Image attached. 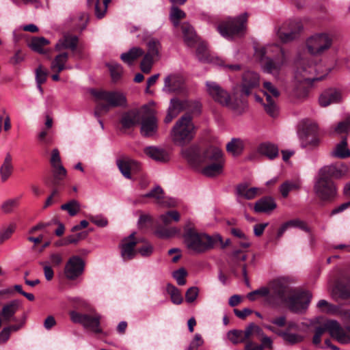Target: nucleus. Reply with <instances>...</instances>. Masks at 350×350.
Listing matches in <instances>:
<instances>
[{"label":"nucleus","mask_w":350,"mask_h":350,"mask_svg":"<svg viewBox=\"0 0 350 350\" xmlns=\"http://www.w3.org/2000/svg\"><path fill=\"white\" fill-rule=\"evenodd\" d=\"M264 72L278 77L286 61L284 50L278 44L268 45L256 51Z\"/></svg>","instance_id":"f257e3e1"},{"label":"nucleus","mask_w":350,"mask_h":350,"mask_svg":"<svg viewBox=\"0 0 350 350\" xmlns=\"http://www.w3.org/2000/svg\"><path fill=\"white\" fill-rule=\"evenodd\" d=\"M184 243L187 248L195 254L205 253L214 248L217 243H222L219 235L210 236L198 232L193 228H187L183 234Z\"/></svg>","instance_id":"f03ea898"},{"label":"nucleus","mask_w":350,"mask_h":350,"mask_svg":"<svg viewBox=\"0 0 350 350\" xmlns=\"http://www.w3.org/2000/svg\"><path fill=\"white\" fill-rule=\"evenodd\" d=\"M270 322L278 327H283L286 325V327L283 331L277 329L273 325H265L266 329L281 337L286 344L295 345L304 340V336L298 332L299 325L292 321L287 322L286 316L276 317L272 319Z\"/></svg>","instance_id":"7ed1b4c3"},{"label":"nucleus","mask_w":350,"mask_h":350,"mask_svg":"<svg viewBox=\"0 0 350 350\" xmlns=\"http://www.w3.org/2000/svg\"><path fill=\"white\" fill-rule=\"evenodd\" d=\"M196 131L197 128L193 122L192 116L189 113H185L172 127L171 137L175 144L183 146L194 139Z\"/></svg>","instance_id":"20e7f679"},{"label":"nucleus","mask_w":350,"mask_h":350,"mask_svg":"<svg viewBox=\"0 0 350 350\" xmlns=\"http://www.w3.org/2000/svg\"><path fill=\"white\" fill-rule=\"evenodd\" d=\"M315 70L314 66L306 64L304 61L298 63L297 70L295 72V80L296 84L292 91V96L299 100H303L308 96V90L304 85V83H310L321 80L323 77L314 78L310 76Z\"/></svg>","instance_id":"39448f33"},{"label":"nucleus","mask_w":350,"mask_h":350,"mask_svg":"<svg viewBox=\"0 0 350 350\" xmlns=\"http://www.w3.org/2000/svg\"><path fill=\"white\" fill-rule=\"evenodd\" d=\"M91 94L99 101V107L107 113L111 108L126 106V96L119 92L91 90Z\"/></svg>","instance_id":"423d86ee"},{"label":"nucleus","mask_w":350,"mask_h":350,"mask_svg":"<svg viewBox=\"0 0 350 350\" xmlns=\"http://www.w3.org/2000/svg\"><path fill=\"white\" fill-rule=\"evenodd\" d=\"M327 332L330 336L340 344L350 343V335L336 320H327L323 325L315 327L314 335L321 338Z\"/></svg>","instance_id":"0eeeda50"},{"label":"nucleus","mask_w":350,"mask_h":350,"mask_svg":"<svg viewBox=\"0 0 350 350\" xmlns=\"http://www.w3.org/2000/svg\"><path fill=\"white\" fill-rule=\"evenodd\" d=\"M293 290L284 280H275L270 284L271 293L267 297V301L273 306H278L283 303H286Z\"/></svg>","instance_id":"6e6552de"},{"label":"nucleus","mask_w":350,"mask_h":350,"mask_svg":"<svg viewBox=\"0 0 350 350\" xmlns=\"http://www.w3.org/2000/svg\"><path fill=\"white\" fill-rule=\"evenodd\" d=\"M140 133L144 137H149L154 135L158 129V119L156 111L152 108L144 105L140 109Z\"/></svg>","instance_id":"1a4fd4ad"},{"label":"nucleus","mask_w":350,"mask_h":350,"mask_svg":"<svg viewBox=\"0 0 350 350\" xmlns=\"http://www.w3.org/2000/svg\"><path fill=\"white\" fill-rule=\"evenodd\" d=\"M71 321L75 323L81 324L85 329L100 334L103 332L100 327V314L94 312L92 314L80 313L76 311L70 312Z\"/></svg>","instance_id":"9d476101"},{"label":"nucleus","mask_w":350,"mask_h":350,"mask_svg":"<svg viewBox=\"0 0 350 350\" xmlns=\"http://www.w3.org/2000/svg\"><path fill=\"white\" fill-rule=\"evenodd\" d=\"M247 14L244 13L237 18H231L220 24L217 29L221 35L226 38L239 35L246 29Z\"/></svg>","instance_id":"9b49d317"},{"label":"nucleus","mask_w":350,"mask_h":350,"mask_svg":"<svg viewBox=\"0 0 350 350\" xmlns=\"http://www.w3.org/2000/svg\"><path fill=\"white\" fill-rule=\"evenodd\" d=\"M332 42V36L329 33H315L307 40L306 46L310 54L321 55L330 49Z\"/></svg>","instance_id":"f8f14e48"},{"label":"nucleus","mask_w":350,"mask_h":350,"mask_svg":"<svg viewBox=\"0 0 350 350\" xmlns=\"http://www.w3.org/2000/svg\"><path fill=\"white\" fill-rule=\"evenodd\" d=\"M314 191L318 198L323 201L331 200L336 195V187L333 181L323 176L320 171L314 185Z\"/></svg>","instance_id":"ddd939ff"},{"label":"nucleus","mask_w":350,"mask_h":350,"mask_svg":"<svg viewBox=\"0 0 350 350\" xmlns=\"http://www.w3.org/2000/svg\"><path fill=\"white\" fill-rule=\"evenodd\" d=\"M206 88L207 93L215 102L233 110L237 109V105L231 102L230 93L217 83L206 81Z\"/></svg>","instance_id":"4468645a"},{"label":"nucleus","mask_w":350,"mask_h":350,"mask_svg":"<svg viewBox=\"0 0 350 350\" xmlns=\"http://www.w3.org/2000/svg\"><path fill=\"white\" fill-rule=\"evenodd\" d=\"M311 299L312 294L309 291L293 289L286 303L291 312L299 314L308 308Z\"/></svg>","instance_id":"2eb2a0df"},{"label":"nucleus","mask_w":350,"mask_h":350,"mask_svg":"<svg viewBox=\"0 0 350 350\" xmlns=\"http://www.w3.org/2000/svg\"><path fill=\"white\" fill-rule=\"evenodd\" d=\"M303 29L299 21H291L278 31V36L282 42H288L295 39Z\"/></svg>","instance_id":"dca6fc26"},{"label":"nucleus","mask_w":350,"mask_h":350,"mask_svg":"<svg viewBox=\"0 0 350 350\" xmlns=\"http://www.w3.org/2000/svg\"><path fill=\"white\" fill-rule=\"evenodd\" d=\"M116 165L122 176L127 179L131 178V173H137L141 169L137 161L124 156L116 159Z\"/></svg>","instance_id":"f3484780"},{"label":"nucleus","mask_w":350,"mask_h":350,"mask_svg":"<svg viewBox=\"0 0 350 350\" xmlns=\"http://www.w3.org/2000/svg\"><path fill=\"white\" fill-rule=\"evenodd\" d=\"M135 235V232H133L129 236L124 238L120 245L121 256L124 261L133 259L137 254V250L135 247L139 241L136 239Z\"/></svg>","instance_id":"a211bd4d"},{"label":"nucleus","mask_w":350,"mask_h":350,"mask_svg":"<svg viewBox=\"0 0 350 350\" xmlns=\"http://www.w3.org/2000/svg\"><path fill=\"white\" fill-rule=\"evenodd\" d=\"M260 85V76L254 71H247L243 73L241 83V91L245 96H249L252 90Z\"/></svg>","instance_id":"6ab92c4d"},{"label":"nucleus","mask_w":350,"mask_h":350,"mask_svg":"<svg viewBox=\"0 0 350 350\" xmlns=\"http://www.w3.org/2000/svg\"><path fill=\"white\" fill-rule=\"evenodd\" d=\"M84 262L79 256L70 258L65 267V274L67 278L75 280L79 277L83 271Z\"/></svg>","instance_id":"aec40b11"},{"label":"nucleus","mask_w":350,"mask_h":350,"mask_svg":"<svg viewBox=\"0 0 350 350\" xmlns=\"http://www.w3.org/2000/svg\"><path fill=\"white\" fill-rule=\"evenodd\" d=\"M342 97L340 91L329 88L323 91L319 98V105L326 107L333 103H338L342 101Z\"/></svg>","instance_id":"412c9836"},{"label":"nucleus","mask_w":350,"mask_h":350,"mask_svg":"<svg viewBox=\"0 0 350 350\" xmlns=\"http://www.w3.org/2000/svg\"><path fill=\"white\" fill-rule=\"evenodd\" d=\"M181 154L188 163L194 166L202 164V155L198 146L193 145L181 150Z\"/></svg>","instance_id":"4be33fe9"},{"label":"nucleus","mask_w":350,"mask_h":350,"mask_svg":"<svg viewBox=\"0 0 350 350\" xmlns=\"http://www.w3.org/2000/svg\"><path fill=\"white\" fill-rule=\"evenodd\" d=\"M184 84V79L179 75H170L164 79L163 90L166 92H176L180 91Z\"/></svg>","instance_id":"5701e85b"},{"label":"nucleus","mask_w":350,"mask_h":350,"mask_svg":"<svg viewBox=\"0 0 350 350\" xmlns=\"http://www.w3.org/2000/svg\"><path fill=\"white\" fill-rule=\"evenodd\" d=\"M180 28L184 42L188 46L193 47L198 43L199 37L191 24L184 22L180 25Z\"/></svg>","instance_id":"b1692460"},{"label":"nucleus","mask_w":350,"mask_h":350,"mask_svg":"<svg viewBox=\"0 0 350 350\" xmlns=\"http://www.w3.org/2000/svg\"><path fill=\"white\" fill-rule=\"evenodd\" d=\"M262 193L260 188H249L248 185L245 183L239 184L235 189V193L238 198H242L248 200L254 199Z\"/></svg>","instance_id":"393cba45"},{"label":"nucleus","mask_w":350,"mask_h":350,"mask_svg":"<svg viewBox=\"0 0 350 350\" xmlns=\"http://www.w3.org/2000/svg\"><path fill=\"white\" fill-rule=\"evenodd\" d=\"M323 176L332 180V178H340L345 176L348 171L346 165L342 164L339 167L334 165H326L319 170Z\"/></svg>","instance_id":"a878e982"},{"label":"nucleus","mask_w":350,"mask_h":350,"mask_svg":"<svg viewBox=\"0 0 350 350\" xmlns=\"http://www.w3.org/2000/svg\"><path fill=\"white\" fill-rule=\"evenodd\" d=\"M276 206L277 204L272 197L265 196L255 202L254 211L258 213H268L273 211Z\"/></svg>","instance_id":"bb28decb"},{"label":"nucleus","mask_w":350,"mask_h":350,"mask_svg":"<svg viewBox=\"0 0 350 350\" xmlns=\"http://www.w3.org/2000/svg\"><path fill=\"white\" fill-rule=\"evenodd\" d=\"M202 164L224 161L221 150L215 146L207 148L202 153Z\"/></svg>","instance_id":"cd10ccee"},{"label":"nucleus","mask_w":350,"mask_h":350,"mask_svg":"<svg viewBox=\"0 0 350 350\" xmlns=\"http://www.w3.org/2000/svg\"><path fill=\"white\" fill-rule=\"evenodd\" d=\"M140 109L130 110L122 115L120 123L123 128L130 129L139 122Z\"/></svg>","instance_id":"c85d7f7f"},{"label":"nucleus","mask_w":350,"mask_h":350,"mask_svg":"<svg viewBox=\"0 0 350 350\" xmlns=\"http://www.w3.org/2000/svg\"><path fill=\"white\" fill-rule=\"evenodd\" d=\"M52 167L53 178L51 183H49L48 179L44 180V183L47 185L57 187L61 185L62 181L66 178L67 171L62 164H58V165L52 166Z\"/></svg>","instance_id":"c756f323"},{"label":"nucleus","mask_w":350,"mask_h":350,"mask_svg":"<svg viewBox=\"0 0 350 350\" xmlns=\"http://www.w3.org/2000/svg\"><path fill=\"white\" fill-rule=\"evenodd\" d=\"M77 44L78 37L77 36L66 34L56 44L55 49L57 51L70 49L74 51L77 49Z\"/></svg>","instance_id":"7c9ffc66"},{"label":"nucleus","mask_w":350,"mask_h":350,"mask_svg":"<svg viewBox=\"0 0 350 350\" xmlns=\"http://www.w3.org/2000/svg\"><path fill=\"white\" fill-rule=\"evenodd\" d=\"M19 308V301L18 300H13L9 304L5 305L1 312V316L3 321L9 322L10 321H16L14 317V314L16 312Z\"/></svg>","instance_id":"2f4dec72"},{"label":"nucleus","mask_w":350,"mask_h":350,"mask_svg":"<svg viewBox=\"0 0 350 350\" xmlns=\"http://www.w3.org/2000/svg\"><path fill=\"white\" fill-rule=\"evenodd\" d=\"M68 59V53L64 52L57 55L51 62V70L55 72L60 73L65 69H71V66L66 65Z\"/></svg>","instance_id":"473e14b6"},{"label":"nucleus","mask_w":350,"mask_h":350,"mask_svg":"<svg viewBox=\"0 0 350 350\" xmlns=\"http://www.w3.org/2000/svg\"><path fill=\"white\" fill-rule=\"evenodd\" d=\"M144 152L152 159L159 162H167L170 160L168 153L162 148L154 146L146 147Z\"/></svg>","instance_id":"72a5a7b5"},{"label":"nucleus","mask_w":350,"mask_h":350,"mask_svg":"<svg viewBox=\"0 0 350 350\" xmlns=\"http://www.w3.org/2000/svg\"><path fill=\"white\" fill-rule=\"evenodd\" d=\"M258 152L269 159H273L278 156L279 150L276 145L269 142H265L259 145Z\"/></svg>","instance_id":"f704fd0d"},{"label":"nucleus","mask_w":350,"mask_h":350,"mask_svg":"<svg viewBox=\"0 0 350 350\" xmlns=\"http://www.w3.org/2000/svg\"><path fill=\"white\" fill-rule=\"evenodd\" d=\"M227 336L234 345H237L249 340V332L246 328L244 330L233 329L228 332Z\"/></svg>","instance_id":"c9c22d12"},{"label":"nucleus","mask_w":350,"mask_h":350,"mask_svg":"<svg viewBox=\"0 0 350 350\" xmlns=\"http://www.w3.org/2000/svg\"><path fill=\"white\" fill-rule=\"evenodd\" d=\"M12 157L10 153L5 154L3 164L0 167V175L3 182L6 181L13 172Z\"/></svg>","instance_id":"e433bc0d"},{"label":"nucleus","mask_w":350,"mask_h":350,"mask_svg":"<svg viewBox=\"0 0 350 350\" xmlns=\"http://www.w3.org/2000/svg\"><path fill=\"white\" fill-rule=\"evenodd\" d=\"M300 140L310 137L319 133V128L316 123L306 122L304 123L301 129L299 131Z\"/></svg>","instance_id":"4c0bfd02"},{"label":"nucleus","mask_w":350,"mask_h":350,"mask_svg":"<svg viewBox=\"0 0 350 350\" xmlns=\"http://www.w3.org/2000/svg\"><path fill=\"white\" fill-rule=\"evenodd\" d=\"M224 161L211 163L202 170V173L207 177H213L221 174Z\"/></svg>","instance_id":"58836bf2"},{"label":"nucleus","mask_w":350,"mask_h":350,"mask_svg":"<svg viewBox=\"0 0 350 350\" xmlns=\"http://www.w3.org/2000/svg\"><path fill=\"white\" fill-rule=\"evenodd\" d=\"M144 52L139 47H133L128 52L121 55V59L129 65L133 64V62L138 57L142 56Z\"/></svg>","instance_id":"ea45409f"},{"label":"nucleus","mask_w":350,"mask_h":350,"mask_svg":"<svg viewBox=\"0 0 350 350\" xmlns=\"http://www.w3.org/2000/svg\"><path fill=\"white\" fill-rule=\"evenodd\" d=\"M244 149V142L239 138H233L226 145V150L233 156L240 155Z\"/></svg>","instance_id":"a19ab883"},{"label":"nucleus","mask_w":350,"mask_h":350,"mask_svg":"<svg viewBox=\"0 0 350 350\" xmlns=\"http://www.w3.org/2000/svg\"><path fill=\"white\" fill-rule=\"evenodd\" d=\"M332 157L346 159L350 157V150L347 148V143L346 138L343 139L336 146V148L331 153Z\"/></svg>","instance_id":"79ce46f5"},{"label":"nucleus","mask_w":350,"mask_h":350,"mask_svg":"<svg viewBox=\"0 0 350 350\" xmlns=\"http://www.w3.org/2000/svg\"><path fill=\"white\" fill-rule=\"evenodd\" d=\"M145 198H154L157 200L159 204L167 206H174V203H167L163 198V191L159 186L154 187L150 192L144 195Z\"/></svg>","instance_id":"37998d69"},{"label":"nucleus","mask_w":350,"mask_h":350,"mask_svg":"<svg viewBox=\"0 0 350 350\" xmlns=\"http://www.w3.org/2000/svg\"><path fill=\"white\" fill-rule=\"evenodd\" d=\"M49 44V41L44 37H36L31 40V41L29 44V46L33 51L38 52L40 54H43L45 53V51L43 49L42 47Z\"/></svg>","instance_id":"c03bdc74"},{"label":"nucleus","mask_w":350,"mask_h":350,"mask_svg":"<svg viewBox=\"0 0 350 350\" xmlns=\"http://www.w3.org/2000/svg\"><path fill=\"white\" fill-rule=\"evenodd\" d=\"M61 209L66 211L70 216L76 215L81 211L80 203L76 200H71L61 206Z\"/></svg>","instance_id":"a18cd8bd"},{"label":"nucleus","mask_w":350,"mask_h":350,"mask_svg":"<svg viewBox=\"0 0 350 350\" xmlns=\"http://www.w3.org/2000/svg\"><path fill=\"white\" fill-rule=\"evenodd\" d=\"M202 105L198 100L186 99V113L193 116H198L201 113Z\"/></svg>","instance_id":"49530a36"},{"label":"nucleus","mask_w":350,"mask_h":350,"mask_svg":"<svg viewBox=\"0 0 350 350\" xmlns=\"http://www.w3.org/2000/svg\"><path fill=\"white\" fill-rule=\"evenodd\" d=\"M264 109L271 117H275L278 113V107L275 103V98L267 96L266 102L263 103Z\"/></svg>","instance_id":"de8ad7c7"},{"label":"nucleus","mask_w":350,"mask_h":350,"mask_svg":"<svg viewBox=\"0 0 350 350\" xmlns=\"http://www.w3.org/2000/svg\"><path fill=\"white\" fill-rule=\"evenodd\" d=\"M300 184L296 181H286L280 187V191L284 198H286L291 191L299 189Z\"/></svg>","instance_id":"09e8293b"},{"label":"nucleus","mask_w":350,"mask_h":350,"mask_svg":"<svg viewBox=\"0 0 350 350\" xmlns=\"http://www.w3.org/2000/svg\"><path fill=\"white\" fill-rule=\"evenodd\" d=\"M167 291L170 295L171 300L174 304L179 305L183 302V299L181 293L175 286L168 284Z\"/></svg>","instance_id":"8fccbe9b"},{"label":"nucleus","mask_w":350,"mask_h":350,"mask_svg":"<svg viewBox=\"0 0 350 350\" xmlns=\"http://www.w3.org/2000/svg\"><path fill=\"white\" fill-rule=\"evenodd\" d=\"M185 12L180 8L177 7L172 8L170 18L175 27H177L180 25V20L185 18Z\"/></svg>","instance_id":"3c124183"},{"label":"nucleus","mask_w":350,"mask_h":350,"mask_svg":"<svg viewBox=\"0 0 350 350\" xmlns=\"http://www.w3.org/2000/svg\"><path fill=\"white\" fill-rule=\"evenodd\" d=\"M263 92L266 98L267 96L277 98L280 94L278 89L273 83L269 81H265L263 83Z\"/></svg>","instance_id":"603ef678"},{"label":"nucleus","mask_w":350,"mask_h":350,"mask_svg":"<svg viewBox=\"0 0 350 350\" xmlns=\"http://www.w3.org/2000/svg\"><path fill=\"white\" fill-rule=\"evenodd\" d=\"M163 224L167 226L172 223V221H178L180 220V215L176 211H170L159 217Z\"/></svg>","instance_id":"864d4df0"},{"label":"nucleus","mask_w":350,"mask_h":350,"mask_svg":"<svg viewBox=\"0 0 350 350\" xmlns=\"http://www.w3.org/2000/svg\"><path fill=\"white\" fill-rule=\"evenodd\" d=\"M169 107L178 115L180 112L185 111L186 99L180 100L177 98H173L170 100Z\"/></svg>","instance_id":"5fc2aeb1"},{"label":"nucleus","mask_w":350,"mask_h":350,"mask_svg":"<svg viewBox=\"0 0 350 350\" xmlns=\"http://www.w3.org/2000/svg\"><path fill=\"white\" fill-rule=\"evenodd\" d=\"M110 0H96L95 5V14L98 18H102L107 10Z\"/></svg>","instance_id":"6e6d98bb"},{"label":"nucleus","mask_w":350,"mask_h":350,"mask_svg":"<svg viewBox=\"0 0 350 350\" xmlns=\"http://www.w3.org/2000/svg\"><path fill=\"white\" fill-rule=\"evenodd\" d=\"M113 81H117L122 76L123 70L120 64L117 63H111L107 64Z\"/></svg>","instance_id":"4d7b16f0"},{"label":"nucleus","mask_w":350,"mask_h":350,"mask_svg":"<svg viewBox=\"0 0 350 350\" xmlns=\"http://www.w3.org/2000/svg\"><path fill=\"white\" fill-rule=\"evenodd\" d=\"M87 236L86 231L69 235L64 239V244H77L80 241L85 239Z\"/></svg>","instance_id":"13d9d810"},{"label":"nucleus","mask_w":350,"mask_h":350,"mask_svg":"<svg viewBox=\"0 0 350 350\" xmlns=\"http://www.w3.org/2000/svg\"><path fill=\"white\" fill-rule=\"evenodd\" d=\"M338 291L340 298L347 299L350 298V279L338 286Z\"/></svg>","instance_id":"bf43d9fd"},{"label":"nucleus","mask_w":350,"mask_h":350,"mask_svg":"<svg viewBox=\"0 0 350 350\" xmlns=\"http://www.w3.org/2000/svg\"><path fill=\"white\" fill-rule=\"evenodd\" d=\"M320 144V139L319 137V133L310 137H306L301 140V144L303 148H314L317 147Z\"/></svg>","instance_id":"052dcab7"},{"label":"nucleus","mask_w":350,"mask_h":350,"mask_svg":"<svg viewBox=\"0 0 350 350\" xmlns=\"http://www.w3.org/2000/svg\"><path fill=\"white\" fill-rule=\"evenodd\" d=\"M246 330L249 332L250 340L253 336H256L261 338L263 336L265 335L263 330L258 325L254 323H250L247 327H246Z\"/></svg>","instance_id":"680f3d73"},{"label":"nucleus","mask_w":350,"mask_h":350,"mask_svg":"<svg viewBox=\"0 0 350 350\" xmlns=\"http://www.w3.org/2000/svg\"><path fill=\"white\" fill-rule=\"evenodd\" d=\"M214 63L219 66L223 67L226 71L228 72H235L241 69L240 64H226L224 60L219 57H216L214 60Z\"/></svg>","instance_id":"e2e57ef3"},{"label":"nucleus","mask_w":350,"mask_h":350,"mask_svg":"<svg viewBox=\"0 0 350 350\" xmlns=\"http://www.w3.org/2000/svg\"><path fill=\"white\" fill-rule=\"evenodd\" d=\"M155 58L145 55L140 64V68L143 72L149 73L152 69L153 62Z\"/></svg>","instance_id":"0e129e2a"},{"label":"nucleus","mask_w":350,"mask_h":350,"mask_svg":"<svg viewBox=\"0 0 350 350\" xmlns=\"http://www.w3.org/2000/svg\"><path fill=\"white\" fill-rule=\"evenodd\" d=\"M160 44L159 42L152 40L148 43V51L146 55L157 58L159 57Z\"/></svg>","instance_id":"69168bd1"},{"label":"nucleus","mask_w":350,"mask_h":350,"mask_svg":"<svg viewBox=\"0 0 350 350\" xmlns=\"http://www.w3.org/2000/svg\"><path fill=\"white\" fill-rule=\"evenodd\" d=\"M289 228H298L306 232H310V228L307 224L299 219H291L287 221Z\"/></svg>","instance_id":"338daca9"},{"label":"nucleus","mask_w":350,"mask_h":350,"mask_svg":"<svg viewBox=\"0 0 350 350\" xmlns=\"http://www.w3.org/2000/svg\"><path fill=\"white\" fill-rule=\"evenodd\" d=\"M177 232V230L175 228H172L170 229L163 228H158L155 234L159 238H168L174 236Z\"/></svg>","instance_id":"774afa93"}]
</instances>
